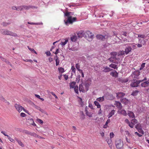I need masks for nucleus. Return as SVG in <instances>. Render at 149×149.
Here are the masks:
<instances>
[{"label": "nucleus", "instance_id": "obj_1", "mask_svg": "<svg viewBox=\"0 0 149 149\" xmlns=\"http://www.w3.org/2000/svg\"><path fill=\"white\" fill-rule=\"evenodd\" d=\"M70 13V12H66L65 14V15L68 17V19L67 20H64L65 24L68 25V24H72L77 20V18L76 17H72V16H69Z\"/></svg>", "mask_w": 149, "mask_h": 149}, {"label": "nucleus", "instance_id": "obj_2", "mask_svg": "<svg viewBox=\"0 0 149 149\" xmlns=\"http://www.w3.org/2000/svg\"><path fill=\"white\" fill-rule=\"evenodd\" d=\"M0 31L1 33L3 35H9L14 37L17 36L16 33L6 29H1Z\"/></svg>", "mask_w": 149, "mask_h": 149}, {"label": "nucleus", "instance_id": "obj_3", "mask_svg": "<svg viewBox=\"0 0 149 149\" xmlns=\"http://www.w3.org/2000/svg\"><path fill=\"white\" fill-rule=\"evenodd\" d=\"M85 88L84 87V84L83 83L81 84L79 86V90L80 92H84L85 91H87L88 89V86L87 84L85 85Z\"/></svg>", "mask_w": 149, "mask_h": 149}, {"label": "nucleus", "instance_id": "obj_4", "mask_svg": "<svg viewBox=\"0 0 149 149\" xmlns=\"http://www.w3.org/2000/svg\"><path fill=\"white\" fill-rule=\"evenodd\" d=\"M147 80V79L145 78L143 80H136V81H134V82H132L131 84V86L132 87H136L138 86V85L141 81H144Z\"/></svg>", "mask_w": 149, "mask_h": 149}, {"label": "nucleus", "instance_id": "obj_5", "mask_svg": "<svg viewBox=\"0 0 149 149\" xmlns=\"http://www.w3.org/2000/svg\"><path fill=\"white\" fill-rule=\"evenodd\" d=\"M121 141L120 139H116L115 143L116 147L118 149H120L121 148Z\"/></svg>", "mask_w": 149, "mask_h": 149}, {"label": "nucleus", "instance_id": "obj_6", "mask_svg": "<svg viewBox=\"0 0 149 149\" xmlns=\"http://www.w3.org/2000/svg\"><path fill=\"white\" fill-rule=\"evenodd\" d=\"M132 50V48L130 46H128V47H126L125 49V50L124 51H123V52L122 51V54H123L125 53L126 54H128L130 52H131Z\"/></svg>", "mask_w": 149, "mask_h": 149}, {"label": "nucleus", "instance_id": "obj_7", "mask_svg": "<svg viewBox=\"0 0 149 149\" xmlns=\"http://www.w3.org/2000/svg\"><path fill=\"white\" fill-rule=\"evenodd\" d=\"M137 122V120L136 119L134 118L131 120V123H129V126L130 127L133 128L134 125L136 124Z\"/></svg>", "mask_w": 149, "mask_h": 149}, {"label": "nucleus", "instance_id": "obj_8", "mask_svg": "<svg viewBox=\"0 0 149 149\" xmlns=\"http://www.w3.org/2000/svg\"><path fill=\"white\" fill-rule=\"evenodd\" d=\"M15 107L16 110L19 113L22 111L23 109V107L22 106L17 104H15Z\"/></svg>", "mask_w": 149, "mask_h": 149}, {"label": "nucleus", "instance_id": "obj_9", "mask_svg": "<svg viewBox=\"0 0 149 149\" xmlns=\"http://www.w3.org/2000/svg\"><path fill=\"white\" fill-rule=\"evenodd\" d=\"M139 75V72L138 71L134 72L131 75L133 78H138V76Z\"/></svg>", "mask_w": 149, "mask_h": 149}, {"label": "nucleus", "instance_id": "obj_10", "mask_svg": "<svg viewBox=\"0 0 149 149\" xmlns=\"http://www.w3.org/2000/svg\"><path fill=\"white\" fill-rule=\"evenodd\" d=\"M88 108L87 107H86L85 108V111L86 112V114L88 117L90 118L93 117V113L91 112H89L88 111Z\"/></svg>", "mask_w": 149, "mask_h": 149}, {"label": "nucleus", "instance_id": "obj_11", "mask_svg": "<svg viewBox=\"0 0 149 149\" xmlns=\"http://www.w3.org/2000/svg\"><path fill=\"white\" fill-rule=\"evenodd\" d=\"M86 36L88 37V38H93V34L90 31H88L86 32Z\"/></svg>", "mask_w": 149, "mask_h": 149}, {"label": "nucleus", "instance_id": "obj_12", "mask_svg": "<svg viewBox=\"0 0 149 149\" xmlns=\"http://www.w3.org/2000/svg\"><path fill=\"white\" fill-rule=\"evenodd\" d=\"M108 60H109L110 61L115 63H118V59H116V58H114L113 57H111L108 59Z\"/></svg>", "mask_w": 149, "mask_h": 149}, {"label": "nucleus", "instance_id": "obj_13", "mask_svg": "<svg viewBox=\"0 0 149 149\" xmlns=\"http://www.w3.org/2000/svg\"><path fill=\"white\" fill-rule=\"evenodd\" d=\"M27 122L30 125H31L34 126H36V125L34 122L33 120V118H31L27 120Z\"/></svg>", "mask_w": 149, "mask_h": 149}, {"label": "nucleus", "instance_id": "obj_14", "mask_svg": "<svg viewBox=\"0 0 149 149\" xmlns=\"http://www.w3.org/2000/svg\"><path fill=\"white\" fill-rule=\"evenodd\" d=\"M84 32L82 31H79L77 33V36L78 38H81L84 36Z\"/></svg>", "mask_w": 149, "mask_h": 149}, {"label": "nucleus", "instance_id": "obj_15", "mask_svg": "<svg viewBox=\"0 0 149 149\" xmlns=\"http://www.w3.org/2000/svg\"><path fill=\"white\" fill-rule=\"evenodd\" d=\"M110 74L113 77H118V73L116 71H113L110 72Z\"/></svg>", "mask_w": 149, "mask_h": 149}, {"label": "nucleus", "instance_id": "obj_16", "mask_svg": "<svg viewBox=\"0 0 149 149\" xmlns=\"http://www.w3.org/2000/svg\"><path fill=\"white\" fill-rule=\"evenodd\" d=\"M96 37L97 39L101 40H104L105 39V36L102 35H97Z\"/></svg>", "mask_w": 149, "mask_h": 149}, {"label": "nucleus", "instance_id": "obj_17", "mask_svg": "<svg viewBox=\"0 0 149 149\" xmlns=\"http://www.w3.org/2000/svg\"><path fill=\"white\" fill-rule=\"evenodd\" d=\"M149 84V80L144 82L143 83L141 84V86L143 87H146Z\"/></svg>", "mask_w": 149, "mask_h": 149}, {"label": "nucleus", "instance_id": "obj_18", "mask_svg": "<svg viewBox=\"0 0 149 149\" xmlns=\"http://www.w3.org/2000/svg\"><path fill=\"white\" fill-rule=\"evenodd\" d=\"M15 139L18 142L19 145L21 146L22 147H24V144L22 143L21 141L20 140H19V139L16 138H15Z\"/></svg>", "mask_w": 149, "mask_h": 149}, {"label": "nucleus", "instance_id": "obj_19", "mask_svg": "<svg viewBox=\"0 0 149 149\" xmlns=\"http://www.w3.org/2000/svg\"><path fill=\"white\" fill-rule=\"evenodd\" d=\"M128 102V100L126 98H123L122 99V102L125 104H127Z\"/></svg>", "mask_w": 149, "mask_h": 149}, {"label": "nucleus", "instance_id": "obj_20", "mask_svg": "<svg viewBox=\"0 0 149 149\" xmlns=\"http://www.w3.org/2000/svg\"><path fill=\"white\" fill-rule=\"evenodd\" d=\"M23 10H27L31 8H33V6H22Z\"/></svg>", "mask_w": 149, "mask_h": 149}, {"label": "nucleus", "instance_id": "obj_21", "mask_svg": "<svg viewBox=\"0 0 149 149\" xmlns=\"http://www.w3.org/2000/svg\"><path fill=\"white\" fill-rule=\"evenodd\" d=\"M128 115L130 118H134L135 116L134 113L131 111H129L128 113Z\"/></svg>", "mask_w": 149, "mask_h": 149}, {"label": "nucleus", "instance_id": "obj_22", "mask_svg": "<svg viewBox=\"0 0 149 149\" xmlns=\"http://www.w3.org/2000/svg\"><path fill=\"white\" fill-rule=\"evenodd\" d=\"M76 83L74 81L72 82L70 84V88H74L75 86Z\"/></svg>", "mask_w": 149, "mask_h": 149}, {"label": "nucleus", "instance_id": "obj_23", "mask_svg": "<svg viewBox=\"0 0 149 149\" xmlns=\"http://www.w3.org/2000/svg\"><path fill=\"white\" fill-rule=\"evenodd\" d=\"M33 106L35 108L39 110L40 111H41V112H43V109H42L40 107L36 106L34 104H33Z\"/></svg>", "mask_w": 149, "mask_h": 149}, {"label": "nucleus", "instance_id": "obj_24", "mask_svg": "<svg viewBox=\"0 0 149 149\" xmlns=\"http://www.w3.org/2000/svg\"><path fill=\"white\" fill-rule=\"evenodd\" d=\"M122 34L124 36H125V37H126L125 38L123 39V41H125V40H127V38H128L127 37L128 34H127V33L125 32H123Z\"/></svg>", "mask_w": 149, "mask_h": 149}, {"label": "nucleus", "instance_id": "obj_25", "mask_svg": "<svg viewBox=\"0 0 149 149\" xmlns=\"http://www.w3.org/2000/svg\"><path fill=\"white\" fill-rule=\"evenodd\" d=\"M115 111L114 110H112L111 112L109 113L108 116V118H110L114 114Z\"/></svg>", "mask_w": 149, "mask_h": 149}, {"label": "nucleus", "instance_id": "obj_26", "mask_svg": "<svg viewBox=\"0 0 149 149\" xmlns=\"http://www.w3.org/2000/svg\"><path fill=\"white\" fill-rule=\"evenodd\" d=\"M94 103L95 105L97 107V108H101V105L97 101H94Z\"/></svg>", "mask_w": 149, "mask_h": 149}, {"label": "nucleus", "instance_id": "obj_27", "mask_svg": "<svg viewBox=\"0 0 149 149\" xmlns=\"http://www.w3.org/2000/svg\"><path fill=\"white\" fill-rule=\"evenodd\" d=\"M104 70H103V71L105 72H109L112 70L111 69L107 67H104Z\"/></svg>", "mask_w": 149, "mask_h": 149}, {"label": "nucleus", "instance_id": "obj_28", "mask_svg": "<svg viewBox=\"0 0 149 149\" xmlns=\"http://www.w3.org/2000/svg\"><path fill=\"white\" fill-rule=\"evenodd\" d=\"M77 36L75 35L72 36L71 37V40L72 41H75L77 39Z\"/></svg>", "mask_w": 149, "mask_h": 149}, {"label": "nucleus", "instance_id": "obj_29", "mask_svg": "<svg viewBox=\"0 0 149 149\" xmlns=\"http://www.w3.org/2000/svg\"><path fill=\"white\" fill-rule=\"evenodd\" d=\"M107 143L110 147L112 146V141L111 139H109L108 140L107 139Z\"/></svg>", "mask_w": 149, "mask_h": 149}, {"label": "nucleus", "instance_id": "obj_30", "mask_svg": "<svg viewBox=\"0 0 149 149\" xmlns=\"http://www.w3.org/2000/svg\"><path fill=\"white\" fill-rule=\"evenodd\" d=\"M96 100L97 101H99L100 102H102L104 101V97L103 96L102 97H100L97 98L96 99Z\"/></svg>", "mask_w": 149, "mask_h": 149}, {"label": "nucleus", "instance_id": "obj_31", "mask_svg": "<svg viewBox=\"0 0 149 149\" xmlns=\"http://www.w3.org/2000/svg\"><path fill=\"white\" fill-rule=\"evenodd\" d=\"M111 57H113L114 58H116V57L117 55V52H112L111 53Z\"/></svg>", "mask_w": 149, "mask_h": 149}, {"label": "nucleus", "instance_id": "obj_32", "mask_svg": "<svg viewBox=\"0 0 149 149\" xmlns=\"http://www.w3.org/2000/svg\"><path fill=\"white\" fill-rule=\"evenodd\" d=\"M139 91L137 90H135L132 93V95L133 96H136L137 95Z\"/></svg>", "mask_w": 149, "mask_h": 149}, {"label": "nucleus", "instance_id": "obj_33", "mask_svg": "<svg viewBox=\"0 0 149 149\" xmlns=\"http://www.w3.org/2000/svg\"><path fill=\"white\" fill-rule=\"evenodd\" d=\"M109 67L111 68L116 69L117 68V65L115 64H111L109 65Z\"/></svg>", "mask_w": 149, "mask_h": 149}, {"label": "nucleus", "instance_id": "obj_34", "mask_svg": "<svg viewBox=\"0 0 149 149\" xmlns=\"http://www.w3.org/2000/svg\"><path fill=\"white\" fill-rule=\"evenodd\" d=\"M56 66H57L59 65V60L58 59V58L57 57V56H56Z\"/></svg>", "mask_w": 149, "mask_h": 149}, {"label": "nucleus", "instance_id": "obj_35", "mask_svg": "<svg viewBox=\"0 0 149 149\" xmlns=\"http://www.w3.org/2000/svg\"><path fill=\"white\" fill-rule=\"evenodd\" d=\"M76 69L74 65H72L71 67V70L74 73H75L76 72Z\"/></svg>", "mask_w": 149, "mask_h": 149}, {"label": "nucleus", "instance_id": "obj_36", "mask_svg": "<svg viewBox=\"0 0 149 149\" xmlns=\"http://www.w3.org/2000/svg\"><path fill=\"white\" fill-rule=\"evenodd\" d=\"M28 48L29 50L33 52L36 54H37V53L34 50V49L33 48H30L29 46H28Z\"/></svg>", "mask_w": 149, "mask_h": 149}, {"label": "nucleus", "instance_id": "obj_37", "mask_svg": "<svg viewBox=\"0 0 149 149\" xmlns=\"http://www.w3.org/2000/svg\"><path fill=\"white\" fill-rule=\"evenodd\" d=\"M75 92L77 93H78V87L77 86H75L74 88Z\"/></svg>", "mask_w": 149, "mask_h": 149}, {"label": "nucleus", "instance_id": "obj_38", "mask_svg": "<svg viewBox=\"0 0 149 149\" xmlns=\"http://www.w3.org/2000/svg\"><path fill=\"white\" fill-rule=\"evenodd\" d=\"M65 41L64 42H61V44L63 46H64L67 43V42H68V40L67 39H65Z\"/></svg>", "mask_w": 149, "mask_h": 149}, {"label": "nucleus", "instance_id": "obj_39", "mask_svg": "<svg viewBox=\"0 0 149 149\" xmlns=\"http://www.w3.org/2000/svg\"><path fill=\"white\" fill-rule=\"evenodd\" d=\"M115 104L118 107H120L121 105V103L119 102L116 101L115 102Z\"/></svg>", "mask_w": 149, "mask_h": 149}, {"label": "nucleus", "instance_id": "obj_40", "mask_svg": "<svg viewBox=\"0 0 149 149\" xmlns=\"http://www.w3.org/2000/svg\"><path fill=\"white\" fill-rule=\"evenodd\" d=\"M135 127L138 130L141 128V125L140 124H137L135 126Z\"/></svg>", "mask_w": 149, "mask_h": 149}, {"label": "nucleus", "instance_id": "obj_41", "mask_svg": "<svg viewBox=\"0 0 149 149\" xmlns=\"http://www.w3.org/2000/svg\"><path fill=\"white\" fill-rule=\"evenodd\" d=\"M23 10L22 6L17 7V10L21 11Z\"/></svg>", "mask_w": 149, "mask_h": 149}, {"label": "nucleus", "instance_id": "obj_42", "mask_svg": "<svg viewBox=\"0 0 149 149\" xmlns=\"http://www.w3.org/2000/svg\"><path fill=\"white\" fill-rule=\"evenodd\" d=\"M58 70L59 72L61 73H62L64 72V69L62 68H59Z\"/></svg>", "mask_w": 149, "mask_h": 149}, {"label": "nucleus", "instance_id": "obj_43", "mask_svg": "<svg viewBox=\"0 0 149 149\" xmlns=\"http://www.w3.org/2000/svg\"><path fill=\"white\" fill-rule=\"evenodd\" d=\"M8 139L11 142L15 143V141L14 139H12L10 137L8 136Z\"/></svg>", "mask_w": 149, "mask_h": 149}, {"label": "nucleus", "instance_id": "obj_44", "mask_svg": "<svg viewBox=\"0 0 149 149\" xmlns=\"http://www.w3.org/2000/svg\"><path fill=\"white\" fill-rule=\"evenodd\" d=\"M10 24L9 23H6L5 22H3L2 23V25L3 26H6Z\"/></svg>", "mask_w": 149, "mask_h": 149}, {"label": "nucleus", "instance_id": "obj_45", "mask_svg": "<svg viewBox=\"0 0 149 149\" xmlns=\"http://www.w3.org/2000/svg\"><path fill=\"white\" fill-rule=\"evenodd\" d=\"M114 136V134L113 132H111L110 133V139L113 138Z\"/></svg>", "mask_w": 149, "mask_h": 149}, {"label": "nucleus", "instance_id": "obj_46", "mask_svg": "<svg viewBox=\"0 0 149 149\" xmlns=\"http://www.w3.org/2000/svg\"><path fill=\"white\" fill-rule=\"evenodd\" d=\"M28 24H31V25H38L40 24L39 23H34V22H31L30 23L29 22H28Z\"/></svg>", "mask_w": 149, "mask_h": 149}, {"label": "nucleus", "instance_id": "obj_47", "mask_svg": "<svg viewBox=\"0 0 149 149\" xmlns=\"http://www.w3.org/2000/svg\"><path fill=\"white\" fill-rule=\"evenodd\" d=\"M138 130V131L142 135L144 134V132L142 130L141 128L140 129H139Z\"/></svg>", "mask_w": 149, "mask_h": 149}, {"label": "nucleus", "instance_id": "obj_48", "mask_svg": "<svg viewBox=\"0 0 149 149\" xmlns=\"http://www.w3.org/2000/svg\"><path fill=\"white\" fill-rule=\"evenodd\" d=\"M128 79H124L122 80V83H126L128 81Z\"/></svg>", "mask_w": 149, "mask_h": 149}, {"label": "nucleus", "instance_id": "obj_49", "mask_svg": "<svg viewBox=\"0 0 149 149\" xmlns=\"http://www.w3.org/2000/svg\"><path fill=\"white\" fill-rule=\"evenodd\" d=\"M88 107L90 108L91 109H93L94 107L93 105L91 104H89L88 105Z\"/></svg>", "mask_w": 149, "mask_h": 149}, {"label": "nucleus", "instance_id": "obj_50", "mask_svg": "<svg viewBox=\"0 0 149 149\" xmlns=\"http://www.w3.org/2000/svg\"><path fill=\"white\" fill-rule=\"evenodd\" d=\"M122 114H123L125 116H126V115L127 113L125 110H122Z\"/></svg>", "mask_w": 149, "mask_h": 149}, {"label": "nucleus", "instance_id": "obj_51", "mask_svg": "<svg viewBox=\"0 0 149 149\" xmlns=\"http://www.w3.org/2000/svg\"><path fill=\"white\" fill-rule=\"evenodd\" d=\"M75 67L77 69H79L80 68V65L78 63L76 64Z\"/></svg>", "mask_w": 149, "mask_h": 149}, {"label": "nucleus", "instance_id": "obj_52", "mask_svg": "<svg viewBox=\"0 0 149 149\" xmlns=\"http://www.w3.org/2000/svg\"><path fill=\"white\" fill-rule=\"evenodd\" d=\"M37 121L41 124H42L43 123L42 120L40 119H38Z\"/></svg>", "mask_w": 149, "mask_h": 149}, {"label": "nucleus", "instance_id": "obj_53", "mask_svg": "<svg viewBox=\"0 0 149 149\" xmlns=\"http://www.w3.org/2000/svg\"><path fill=\"white\" fill-rule=\"evenodd\" d=\"M26 114L24 113H20V116L22 117H24L26 116Z\"/></svg>", "mask_w": 149, "mask_h": 149}, {"label": "nucleus", "instance_id": "obj_54", "mask_svg": "<svg viewBox=\"0 0 149 149\" xmlns=\"http://www.w3.org/2000/svg\"><path fill=\"white\" fill-rule=\"evenodd\" d=\"M0 58H1V60H2L3 61H5L6 63L7 62V61L6 60V59L5 58H3V57H0Z\"/></svg>", "mask_w": 149, "mask_h": 149}, {"label": "nucleus", "instance_id": "obj_55", "mask_svg": "<svg viewBox=\"0 0 149 149\" xmlns=\"http://www.w3.org/2000/svg\"><path fill=\"white\" fill-rule=\"evenodd\" d=\"M145 37V35H138V37L141 38H143Z\"/></svg>", "mask_w": 149, "mask_h": 149}, {"label": "nucleus", "instance_id": "obj_56", "mask_svg": "<svg viewBox=\"0 0 149 149\" xmlns=\"http://www.w3.org/2000/svg\"><path fill=\"white\" fill-rule=\"evenodd\" d=\"M51 93L56 98V99H57L58 98V97H57V96L53 92H51Z\"/></svg>", "mask_w": 149, "mask_h": 149}, {"label": "nucleus", "instance_id": "obj_57", "mask_svg": "<svg viewBox=\"0 0 149 149\" xmlns=\"http://www.w3.org/2000/svg\"><path fill=\"white\" fill-rule=\"evenodd\" d=\"M1 133L3 134L4 136H7V137H8V136H9L8 135L6 134L5 132L3 131H1Z\"/></svg>", "mask_w": 149, "mask_h": 149}, {"label": "nucleus", "instance_id": "obj_58", "mask_svg": "<svg viewBox=\"0 0 149 149\" xmlns=\"http://www.w3.org/2000/svg\"><path fill=\"white\" fill-rule=\"evenodd\" d=\"M125 133L126 135H127L128 136H130V134L128 131H125Z\"/></svg>", "mask_w": 149, "mask_h": 149}, {"label": "nucleus", "instance_id": "obj_59", "mask_svg": "<svg viewBox=\"0 0 149 149\" xmlns=\"http://www.w3.org/2000/svg\"><path fill=\"white\" fill-rule=\"evenodd\" d=\"M145 64V63H143L141 65V66L142 68H140V70H141L142 69V68H144V67Z\"/></svg>", "mask_w": 149, "mask_h": 149}, {"label": "nucleus", "instance_id": "obj_60", "mask_svg": "<svg viewBox=\"0 0 149 149\" xmlns=\"http://www.w3.org/2000/svg\"><path fill=\"white\" fill-rule=\"evenodd\" d=\"M46 54L47 56H49L51 54V53L49 52H46Z\"/></svg>", "mask_w": 149, "mask_h": 149}, {"label": "nucleus", "instance_id": "obj_61", "mask_svg": "<svg viewBox=\"0 0 149 149\" xmlns=\"http://www.w3.org/2000/svg\"><path fill=\"white\" fill-rule=\"evenodd\" d=\"M135 134H136L137 135H138L139 137H141L142 136V134H140L139 133H138L137 132H135Z\"/></svg>", "mask_w": 149, "mask_h": 149}, {"label": "nucleus", "instance_id": "obj_62", "mask_svg": "<svg viewBox=\"0 0 149 149\" xmlns=\"http://www.w3.org/2000/svg\"><path fill=\"white\" fill-rule=\"evenodd\" d=\"M12 9H13V10H17V7L15 6H13V7H12Z\"/></svg>", "mask_w": 149, "mask_h": 149}, {"label": "nucleus", "instance_id": "obj_63", "mask_svg": "<svg viewBox=\"0 0 149 149\" xmlns=\"http://www.w3.org/2000/svg\"><path fill=\"white\" fill-rule=\"evenodd\" d=\"M100 135L102 137H103L104 136V133L102 132L100 133Z\"/></svg>", "mask_w": 149, "mask_h": 149}, {"label": "nucleus", "instance_id": "obj_64", "mask_svg": "<svg viewBox=\"0 0 149 149\" xmlns=\"http://www.w3.org/2000/svg\"><path fill=\"white\" fill-rule=\"evenodd\" d=\"M64 77L65 80H67L68 78V76L66 75H64Z\"/></svg>", "mask_w": 149, "mask_h": 149}]
</instances>
